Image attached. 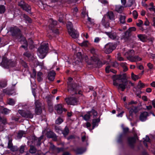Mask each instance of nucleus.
I'll use <instances>...</instances> for the list:
<instances>
[{
  "label": "nucleus",
  "instance_id": "63",
  "mask_svg": "<svg viewBox=\"0 0 155 155\" xmlns=\"http://www.w3.org/2000/svg\"><path fill=\"white\" fill-rule=\"evenodd\" d=\"M147 66L150 69H151L153 68V65L150 63L147 64Z\"/></svg>",
  "mask_w": 155,
  "mask_h": 155
},
{
  "label": "nucleus",
  "instance_id": "2",
  "mask_svg": "<svg viewBox=\"0 0 155 155\" xmlns=\"http://www.w3.org/2000/svg\"><path fill=\"white\" fill-rule=\"evenodd\" d=\"M90 52L93 54V56L91 57L90 60H88L87 56H86L84 57V59L87 63L89 64H92L93 62H97V64H100L101 62L99 60L97 55L95 54V49L94 48H91L90 49Z\"/></svg>",
  "mask_w": 155,
  "mask_h": 155
},
{
  "label": "nucleus",
  "instance_id": "53",
  "mask_svg": "<svg viewBox=\"0 0 155 155\" xmlns=\"http://www.w3.org/2000/svg\"><path fill=\"white\" fill-rule=\"evenodd\" d=\"M126 64L125 63H122L121 64V65L124 68L125 71H126L127 70V68L126 67Z\"/></svg>",
  "mask_w": 155,
  "mask_h": 155
},
{
  "label": "nucleus",
  "instance_id": "7",
  "mask_svg": "<svg viewBox=\"0 0 155 155\" xmlns=\"http://www.w3.org/2000/svg\"><path fill=\"white\" fill-rule=\"evenodd\" d=\"M134 53V51L133 50H130L124 54H127L129 55L127 57L128 60L132 62L140 61L141 60V58L138 56H135L134 57L130 56V55H132Z\"/></svg>",
  "mask_w": 155,
  "mask_h": 155
},
{
  "label": "nucleus",
  "instance_id": "3",
  "mask_svg": "<svg viewBox=\"0 0 155 155\" xmlns=\"http://www.w3.org/2000/svg\"><path fill=\"white\" fill-rule=\"evenodd\" d=\"M10 31L12 33V35L13 36H19L20 38H21L23 39L22 41H21V43H24L25 45H22L21 47L24 48L25 49H26L28 46L27 43L25 38L22 37L20 33V31L18 28L16 27H12L11 28Z\"/></svg>",
  "mask_w": 155,
  "mask_h": 155
},
{
  "label": "nucleus",
  "instance_id": "33",
  "mask_svg": "<svg viewBox=\"0 0 155 155\" xmlns=\"http://www.w3.org/2000/svg\"><path fill=\"white\" fill-rule=\"evenodd\" d=\"M15 101L12 99H9L8 100V103L10 105H14Z\"/></svg>",
  "mask_w": 155,
  "mask_h": 155
},
{
  "label": "nucleus",
  "instance_id": "42",
  "mask_svg": "<svg viewBox=\"0 0 155 155\" xmlns=\"http://www.w3.org/2000/svg\"><path fill=\"white\" fill-rule=\"evenodd\" d=\"M150 5L151 7L148 8V9L149 10L153 11L155 12V8L153 7V3H151L150 4Z\"/></svg>",
  "mask_w": 155,
  "mask_h": 155
},
{
  "label": "nucleus",
  "instance_id": "21",
  "mask_svg": "<svg viewBox=\"0 0 155 155\" xmlns=\"http://www.w3.org/2000/svg\"><path fill=\"white\" fill-rule=\"evenodd\" d=\"M105 33L109 36L110 38L114 39L116 38V34L115 33H111L106 32Z\"/></svg>",
  "mask_w": 155,
  "mask_h": 155
},
{
  "label": "nucleus",
  "instance_id": "32",
  "mask_svg": "<svg viewBox=\"0 0 155 155\" xmlns=\"http://www.w3.org/2000/svg\"><path fill=\"white\" fill-rule=\"evenodd\" d=\"M150 139L149 137L147 136H146L145 138H143V143L146 146H147V145L146 143V142H150Z\"/></svg>",
  "mask_w": 155,
  "mask_h": 155
},
{
  "label": "nucleus",
  "instance_id": "13",
  "mask_svg": "<svg viewBox=\"0 0 155 155\" xmlns=\"http://www.w3.org/2000/svg\"><path fill=\"white\" fill-rule=\"evenodd\" d=\"M55 108L59 114H61L63 111H66V110L65 108H63L62 105L61 104L57 105L55 106Z\"/></svg>",
  "mask_w": 155,
  "mask_h": 155
},
{
  "label": "nucleus",
  "instance_id": "17",
  "mask_svg": "<svg viewBox=\"0 0 155 155\" xmlns=\"http://www.w3.org/2000/svg\"><path fill=\"white\" fill-rule=\"evenodd\" d=\"M148 115V113L146 112H145L142 113L140 114V120L142 121L146 120Z\"/></svg>",
  "mask_w": 155,
  "mask_h": 155
},
{
  "label": "nucleus",
  "instance_id": "41",
  "mask_svg": "<svg viewBox=\"0 0 155 155\" xmlns=\"http://www.w3.org/2000/svg\"><path fill=\"white\" fill-rule=\"evenodd\" d=\"M69 133V130L68 127H66L64 128V130L63 132V134L64 136H66Z\"/></svg>",
  "mask_w": 155,
  "mask_h": 155
},
{
  "label": "nucleus",
  "instance_id": "60",
  "mask_svg": "<svg viewBox=\"0 0 155 155\" xmlns=\"http://www.w3.org/2000/svg\"><path fill=\"white\" fill-rule=\"evenodd\" d=\"M54 33H55L56 34H58L59 33V31L58 29H54L51 30Z\"/></svg>",
  "mask_w": 155,
  "mask_h": 155
},
{
  "label": "nucleus",
  "instance_id": "43",
  "mask_svg": "<svg viewBox=\"0 0 155 155\" xmlns=\"http://www.w3.org/2000/svg\"><path fill=\"white\" fill-rule=\"evenodd\" d=\"M137 25L139 27H141L143 24V21L140 20H139L136 23Z\"/></svg>",
  "mask_w": 155,
  "mask_h": 155
},
{
  "label": "nucleus",
  "instance_id": "64",
  "mask_svg": "<svg viewBox=\"0 0 155 155\" xmlns=\"http://www.w3.org/2000/svg\"><path fill=\"white\" fill-rule=\"evenodd\" d=\"M78 9L77 8H75L73 9V12L74 14H76V13L78 12Z\"/></svg>",
  "mask_w": 155,
  "mask_h": 155
},
{
  "label": "nucleus",
  "instance_id": "6",
  "mask_svg": "<svg viewBox=\"0 0 155 155\" xmlns=\"http://www.w3.org/2000/svg\"><path fill=\"white\" fill-rule=\"evenodd\" d=\"M67 28L69 35L73 38H77L79 36L78 32L73 28L72 23L69 22L67 24Z\"/></svg>",
  "mask_w": 155,
  "mask_h": 155
},
{
  "label": "nucleus",
  "instance_id": "51",
  "mask_svg": "<svg viewBox=\"0 0 155 155\" xmlns=\"http://www.w3.org/2000/svg\"><path fill=\"white\" fill-rule=\"evenodd\" d=\"M90 112V114H92L94 116H96L97 115V113L94 110L92 109L91 111Z\"/></svg>",
  "mask_w": 155,
  "mask_h": 155
},
{
  "label": "nucleus",
  "instance_id": "44",
  "mask_svg": "<svg viewBox=\"0 0 155 155\" xmlns=\"http://www.w3.org/2000/svg\"><path fill=\"white\" fill-rule=\"evenodd\" d=\"M36 152V149L35 147L33 146H31V148L30 150V153H33L35 152Z\"/></svg>",
  "mask_w": 155,
  "mask_h": 155
},
{
  "label": "nucleus",
  "instance_id": "49",
  "mask_svg": "<svg viewBox=\"0 0 155 155\" xmlns=\"http://www.w3.org/2000/svg\"><path fill=\"white\" fill-rule=\"evenodd\" d=\"M133 15L134 18L135 19H136L138 16V14L137 12L135 10L133 11Z\"/></svg>",
  "mask_w": 155,
  "mask_h": 155
},
{
  "label": "nucleus",
  "instance_id": "5",
  "mask_svg": "<svg viewBox=\"0 0 155 155\" xmlns=\"http://www.w3.org/2000/svg\"><path fill=\"white\" fill-rule=\"evenodd\" d=\"M137 102L132 100L128 103H125V106L126 108L129 110L130 116H132V114L135 113L137 112V108L133 106V105L136 104Z\"/></svg>",
  "mask_w": 155,
  "mask_h": 155
},
{
  "label": "nucleus",
  "instance_id": "35",
  "mask_svg": "<svg viewBox=\"0 0 155 155\" xmlns=\"http://www.w3.org/2000/svg\"><path fill=\"white\" fill-rule=\"evenodd\" d=\"M68 88H69L68 89V91L70 92L71 93L72 91H74V92L76 93L75 92V89L72 87L71 85H69V83H68Z\"/></svg>",
  "mask_w": 155,
  "mask_h": 155
},
{
  "label": "nucleus",
  "instance_id": "47",
  "mask_svg": "<svg viewBox=\"0 0 155 155\" xmlns=\"http://www.w3.org/2000/svg\"><path fill=\"white\" fill-rule=\"evenodd\" d=\"M136 30V28L134 27H132L130 28L129 29L127 30L126 33H127V32H130L132 31H134Z\"/></svg>",
  "mask_w": 155,
  "mask_h": 155
},
{
  "label": "nucleus",
  "instance_id": "61",
  "mask_svg": "<svg viewBox=\"0 0 155 155\" xmlns=\"http://www.w3.org/2000/svg\"><path fill=\"white\" fill-rule=\"evenodd\" d=\"M59 15V21L60 22H62V20H63V16L62 15Z\"/></svg>",
  "mask_w": 155,
  "mask_h": 155
},
{
  "label": "nucleus",
  "instance_id": "31",
  "mask_svg": "<svg viewBox=\"0 0 155 155\" xmlns=\"http://www.w3.org/2000/svg\"><path fill=\"white\" fill-rule=\"evenodd\" d=\"M90 44V43L88 41H84L83 42L80 44V45L81 46H84L85 47H87L88 45Z\"/></svg>",
  "mask_w": 155,
  "mask_h": 155
},
{
  "label": "nucleus",
  "instance_id": "18",
  "mask_svg": "<svg viewBox=\"0 0 155 155\" xmlns=\"http://www.w3.org/2000/svg\"><path fill=\"white\" fill-rule=\"evenodd\" d=\"M49 22L51 23L49 25V28L52 30L53 27L56 25L57 23V22L56 21L54 20L53 19H51L49 20Z\"/></svg>",
  "mask_w": 155,
  "mask_h": 155
},
{
  "label": "nucleus",
  "instance_id": "46",
  "mask_svg": "<svg viewBox=\"0 0 155 155\" xmlns=\"http://www.w3.org/2000/svg\"><path fill=\"white\" fill-rule=\"evenodd\" d=\"M138 86L140 88H143L145 87V85L140 81L138 83Z\"/></svg>",
  "mask_w": 155,
  "mask_h": 155
},
{
  "label": "nucleus",
  "instance_id": "1",
  "mask_svg": "<svg viewBox=\"0 0 155 155\" xmlns=\"http://www.w3.org/2000/svg\"><path fill=\"white\" fill-rule=\"evenodd\" d=\"M113 84L117 87L118 89H120L122 91L126 88L127 82L124 79L122 78L121 75H114L113 76Z\"/></svg>",
  "mask_w": 155,
  "mask_h": 155
},
{
  "label": "nucleus",
  "instance_id": "59",
  "mask_svg": "<svg viewBox=\"0 0 155 155\" xmlns=\"http://www.w3.org/2000/svg\"><path fill=\"white\" fill-rule=\"evenodd\" d=\"M81 35L82 36H84L86 38H88V34L87 33H83L81 34Z\"/></svg>",
  "mask_w": 155,
  "mask_h": 155
},
{
  "label": "nucleus",
  "instance_id": "23",
  "mask_svg": "<svg viewBox=\"0 0 155 155\" xmlns=\"http://www.w3.org/2000/svg\"><path fill=\"white\" fill-rule=\"evenodd\" d=\"M105 17H104L102 20L101 22L102 25L105 27L107 28L109 26V24L108 22L106 21Z\"/></svg>",
  "mask_w": 155,
  "mask_h": 155
},
{
  "label": "nucleus",
  "instance_id": "58",
  "mask_svg": "<svg viewBox=\"0 0 155 155\" xmlns=\"http://www.w3.org/2000/svg\"><path fill=\"white\" fill-rule=\"evenodd\" d=\"M6 122V120L5 119H3L0 117V124H5Z\"/></svg>",
  "mask_w": 155,
  "mask_h": 155
},
{
  "label": "nucleus",
  "instance_id": "15",
  "mask_svg": "<svg viewBox=\"0 0 155 155\" xmlns=\"http://www.w3.org/2000/svg\"><path fill=\"white\" fill-rule=\"evenodd\" d=\"M9 63L10 62L6 58H3L2 61L1 63V64L3 67L6 68H8L9 67Z\"/></svg>",
  "mask_w": 155,
  "mask_h": 155
},
{
  "label": "nucleus",
  "instance_id": "56",
  "mask_svg": "<svg viewBox=\"0 0 155 155\" xmlns=\"http://www.w3.org/2000/svg\"><path fill=\"white\" fill-rule=\"evenodd\" d=\"M121 127L123 129V131L124 132H126L128 131V128L127 127L124 128V125L122 124L121 125Z\"/></svg>",
  "mask_w": 155,
  "mask_h": 155
},
{
  "label": "nucleus",
  "instance_id": "50",
  "mask_svg": "<svg viewBox=\"0 0 155 155\" xmlns=\"http://www.w3.org/2000/svg\"><path fill=\"white\" fill-rule=\"evenodd\" d=\"M36 75V71L35 69H33V73L31 75V78H34L35 77Z\"/></svg>",
  "mask_w": 155,
  "mask_h": 155
},
{
  "label": "nucleus",
  "instance_id": "12",
  "mask_svg": "<svg viewBox=\"0 0 155 155\" xmlns=\"http://www.w3.org/2000/svg\"><path fill=\"white\" fill-rule=\"evenodd\" d=\"M35 112L36 114L38 115L41 114L42 112L41 107L40 103L38 101H36L35 102Z\"/></svg>",
  "mask_w": 155,
  "mask_h": 155
},
{
  "label": "nucleus",
  "instance_id": "27",
  "mask_svg": "<svg viewBox=\"0 0 155 155\" xmlns=\"http://www.w3.org/2000/svg\"><path fill=\"white\" fill-rule=\"evenodd\" d=\"M91 116L90 112L89 111L84 116H82V117L85 120L87 121L90 119Z\"/></svg>",
  "mask_w": 155,
  "mask_h": 155
},
{
  "label": "nucleus",
  "instance_id": "16",
  "mask_svg": "<svg viewBox=\"0 0 155 155\" xmlns=\"http://www.w3.org/2000/svg\"><path fill=\"white\" fill-rule=\"evenodd\" d=\"M55 73L54 71H51L48 74V78L50 81H53L54 78Z\"/></svg>",
  "mask_w": 155,
  "mask_h": 155
},
{
  "label": "nucleus",
  "instance_id": "38",
  "mask_svg": "<svg viewBox=\"0 0 155 155\" xmlns=\"http://www.w3.org/2000/svg\"><path fill=\"white\" fill-rule=\"evenodd\" d=\"M63 121L62 119L59 117L55 121V123L56 124H59L61 123Z\"/></svg>",
  "mask_w": 155,
  "mask_h": 155
},
{
  "label": "nucleus",
  "instance_id": "24",
  "mask_svg": "<svg viewBox=\"0 0 155 155\" xmlns=\"http://www.w3.org/2000/svg\"><path fill=\"white\" fill-rule=\"evenodd\" d=\"M107 16L111 20H114V15L112 12H109L107 14Z\"/></svg>",
  "mask_w": 155,
  "mask_h": 155
},
{
  "label": "nucleus",
  "instance_id": "4",
  "mask_svg": "<svg viewBox=\"0 0 155 155\" xmlns=\"http://www.w3.org/2000/svg\"><path fill=\"white\" fill-rule=\"evenodd\" d=\"M48 43H43L38 49L37 54L40 58L43 59L45 57L48 50Z\"/></svg>",
  "mask_w": 155,
  "mask_h": 155
},
{
  "label": "nucleus",
  "instance_id": "30",
  "mask_svg": "<svg viewBox=\"0 0 155 155\" xmlns=\"http://www.w3.org/2000/svg\"><path fill=\"white\" fill-rule=\"evenodd\" d=\"M43 77V74L42 73L39 72L37 74L38 80L39 81H40L42 80V77Z\"/></svg>",
  "mask_w": 155,
  "mask_h": 155
},
{
  "label": "nucleus",
  "instance_id": "34",
  "mask_svg": "<svg viewBox=\"0 0 155 155\" xmlns=\"http://www.w3.org/2000/svg\"><path fill=\"white\" fill-rule=\"evenodd\" d=\"M131 77L132 79L134 81H136L140 78L139 76L134 74L133 73H132L131 74Z\"/></svg>",
  "mask_w": 155,
  "mask_h": 155
},
{
  "label": "nucleus",
  "instance_id": "14",
  "mask_svg": "<svg viewBox=\"0 0 155 155\" xmlns=\"http://www.w3.org/2000/svg\"><path fill=\"white\" fill-rule=\"evenodd\" d=\"M8 147L12 151H16L18 150V147L15 146H13L12 140H9L8 143Z\"/></svg>",
  "mask_w": 155,
  "mask_h": 155
},
{
  "label": "nucleus",
  "instance_id": "48",
  "mask_svg": "<svg viewBox=\"0 0 155 155\" xmlns=\"http://www.w3.org/2000/svg\"><path fill=\"white\" fill-rule=\"evenodd\" d=\"M43 138V136H41L39 138H37L36 139V141L38 142V145H40V141Z\"/></svg>",
  "mask_w": 155,
  "mask_h": 155
},
{
  "label": "nucleus",
  "instance_id": "29",
  "mask_svg": "<svg viewBox=\"0 0 155 155\" xmlns=\"http://www.w3.org/2000/svg\"><path fill=\"white\" fill-rule=\"evenodd\" d=\"M136 139L134 137H130L128 138V141L130 144H132L135 142Z\"/></svg>",
  "mask_w": 155,
  "mask_h": 155
},
{
  "label": "nucleus",
  "instance_id": "55",
  "mask_svg": "<svg viewBox=\"0 0 155 155\" xmlns=\"http://www.w3.org/2000/svg\"><path fill=\"white\" fill-rule=\"evenodd\" d=\"M24 17L25 19L28 20L29 22H31V19L28 16L25 15H24Z\"/></svg>",
  "mask_w": 155,
  "mask_h": 155
},
{
  "label": "nucleus",
  "instance_id": "26",
  "mask_svg": "<svg viewBox=\"0 0 155 155\" xmlns=\"http://www.w3.org/2000/svg\"><path fill=\"white\" fill-rule=\"evenodd\" d=\"M50 149H52V150H55L58 152L61 151H62L63 150V149L62 148H55L54 146L51 143Z\"/></svg>",
  "mask_w": 155,
  "mask_h": 155
},
{
  "label": "nucleus",
  "instance_id": "45",
  "mask_svg": "<svg viewBox=\"0 0 155 155\" xmlns=\"http://www.w3.org/2000/svg\"><path fill=\"white\" fill-rule=\"evenodd\" d=\"M5 10V8L3 5H0V13H3Z\"/></svg>",
  "mask_w": 155,
  "mask_h": 155
},
{
  "label": "nucleus",
  "instance_id": "40",
  "mask_svg": "<svg viewBox=\"0 0 155 155\" xmlns=\"http://www.w3.org/2000/svg\"><path fill=\"white\" fill-rule=\"evenodd\" d=\"M10 110L7 108H4L2 112V113L6 114L9 113L10 112Z\"/></svg>",
  "mask_w": 155,
  "mask_h": 155
},
{
  "label": "nucleus",
  "instance_id": "28",
  "mask_svg": "<svg viewBox=\"0 0 155 155\" xmlns=\"http://www.w3.org/2000/svg\"><path fill=\"white\" fill-rule=\"evenodd\" d=\"M7 85V81L5 80L0 81V87H4Z\"/></svg>",
  "mask_w": 155,
  "mask_h": 155
},
{
  "label": "nucleus",
  "instance_id": "39",
  "mask_svg": "<svg viewBox=\"0 0 155 155\" xmlns=\"http://www.w3.org/2000/svg\"><path fill=\"white\" fill-rule=\"evenodd\" d=\"M25 134V132L23 131H20L18 134V137L19 138H21Z\"/></svg>",
  "mask_w": 155,
  "mask_h": 155
},
{
  "label": "nucleus",
  "instance_id": "25",
  "mask_svg": "<svg viewBox=\"0 0 155 155\" xmlns=\"http://www.w3.org/2000/svg\"><path fill=\"white\" fill-rule=\"evenodd\" d=\"M126 16L125 15H120L119 16V21L120 23L124 24L125 23Z\"/></svg>",
  "mask_w": 155,
  "mask_h": 155
},
{
  "label": "nucleus",
  "instance_id": "19",
  "mask_svg": "<svg viewBox=\"0 0 155 155\" xmlns=\"http://www.w3.org/2000/svg\"><path fill=\"white\" fill-rule=\"evenodd\" d=\"M124 8V7L120 5L115 6V11L118 13H121L122 12Z\"/></svg>",
  "mask_w": 155,
  "mask_h": 155
},
{
  "label": "nucleus",
  "instance_id": "22",
  "mask_svg": "<svg viewBox=\"0 0 155 155\" xmlns=\"http://www.w3.org/2000/svg\"><path fill=\"white\" fill-rule=\"evenodd\" d=\"M99 119H94L93 120V128L94 129L95 127H97L98 125V123L100 121Z\"/></svg>",
  "mask_w": 155,
  "mask_h": 155
},
{
  "label": "nucleus",
  "instance_id": "11",
  "mask_svg": "<svg viewBox=\"0 0 155 155\" xmlns=\"http://www.w3.org/2000/svg\"><path fill=\"white\" fill-rule=\"evenodd\" d=\"M18 5L21 7L23 10L29 12L31 10V7L28 4H26L24 1H21L18 4Z\"/></svg>",
  "mask_w": 155,
  "mask_h": 155
},
{
  "label": "nucleus",
  "instance_id": "52",
  "mask_svg": "<svg viewBox=\"0 0 155 155\" xmlns=\"http://www.w3.org/2000/svg\"><path fill=\"white\" fill-rule=\"evenodd\" d=\"M38 65L41 66V69H45L46 67L44 66V63L43 62H39L38 64Z\"/></svg>",
  "mask_w": 155,
  "mask_h": 155
},
{
  "label": "nucleus",
  "instance_id": "10",
  "mask_svg": "<svg viewBox=\"0 0 155 155\" xmlns=\"http://www.w3.org/2000/svg\"><path fill=\"white\" fill-rule=\"evenodd\" d=\"M65 101L68 105H75L78 104V101L74 97H70L66 98Z\"/></svg>",
  "mask_w": 155,
  "mask_h": 155
},
{
  "label": "nucleus",
  "instance_id": "20",
  "mask_svg": "<svg viewBox=\"0 0 155 155\" xmlns=\"http://www.w3.org/2000/svg\"><path fill=\"white\" fill-rule=\"evenodd\" d=\"M137 36L140 40L142 42H144L147 40V37L145 35L139 34Z\"/></svg>",
  "mask_w": 155,
  "mask_h": 155
},
{
  "label": "nucleus",
  "instance_id": "8",
  "mask_svg": "<svg viewBox=\"0 0 155 155\" xmlns=\"http://www.w3.org/2000/svg\"><path fill=\"white\" fill-rule=\"evenodd\" d=\"M18 113L23 117L32 118L33 117V114L29 110H19Z\"/></svg>",
  "mask_w": 155,
  "mask_h": 155
},
{
  "label": "nucleus",
  "instance_id": "54",
  "mask_svg": "<svg viewBox=\"0 0 155 155\" xmlns=\"http://www.w3.org/2000/svg\"><path fill=\"white\" fill-rule=\"evenodd\" d=\"M24 147L25 146H24L22 145L21 146L19 150L20 153H23L24 152Z\"/></svg>",
  "mask_w": 155,
  "mask_h": 155
},
{
  "label": "nucleus",
  "instance_id": "57",
  "mask_svg": "<svg viewBox=\"0 0 155 155\" xmlns=\"http://www.w3.org/2000/svg\"><path fill=\"white\" fill-rule=\"evenodd\" d=\"M101 39L98 37H96L94 40V42L96 43H98L100 41Z\"/></svg>",
  "mask_w": 155,
  "mask_h": 155
},
{
  "label": "nucleus",
  "instance_id": "9",
  "mask_svg": "<svg viewBox=\"0 0 155 155\" xmlns=\"http://www.w3.org/2000/svg\"><path fill=\"white\" fill-rule=\"evenodd\" d=\"M115 47L113 44L109 43L106 44L104 47V51L106 54H109L115 49Z\"/></svg>",
  "mask_w": 155,
  "mask_h": 155
},
{
  "label": "nucleus",
  "instance_id": "62",
  "mask_svg": "<svg viewBox=\"0 0 155 155\" xmlns=\"http://www.w3.org/2000/svg\"><path fill=\"white\" fill-rule=\"evenodd\" d=\"M117 58L120 61L123 60V58L120 56L119 55H118L117 56Z\"/></svg>",
  "mask_w": 155,
  "mask_h": 155
},
{
  "label": "nucleus",
  "instance_id": "36",
  "mask_svg": "<svg viewBox=\"0 0 155 155\" xmlns=\"http://www.w3.org/2000/svg\"><path fill=\"white\" fill-rule=\"evenodd\" d=\"M47 136L49 138H52L54 136V134L51 131H49L47 133Z\"/></svg>",
  "mask_w": 155,
  "mask_h": 155
},
{
  "label": "nucleus",
  "instance_id": "37",
  "mask_svg": "<svg viewBox=\"0 0 155 155\" xmlns=\"http://www.w3.org/2000/svg\"><path fill=\"white\" fill-rule=\"evenodd\" d=\"M86 150L85 149H78L77 151V153L78 154H81Z\"/></svg>",
  "mask_w": 155,
  "mask_h": 155
}]
</instances>
